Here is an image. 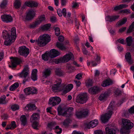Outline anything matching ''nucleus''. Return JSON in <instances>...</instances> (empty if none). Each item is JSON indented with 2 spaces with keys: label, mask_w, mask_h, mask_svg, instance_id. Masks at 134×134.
I'll list each match as a JSON object with an SVG mask.
<instances>
[{
  "label": "nucleus",
  "mask_w": 134,
  "mask_h": 134,
  "mask_svg": "<svg viewBox=\"0 0 134 134\" xmlns=\"http://www.w3.org/2000/svg\"><path fill=\"white\" fill-rule=\"evenodd\" d=\"M3 36L5 40L4 44L6 46H9L14 42L16 38V31L15 27H13L11 29L10 32H8L4 30Z\"/></svg>",
  "instance_id": "obj_1"
},
{
  "label": "nucleus",
  "mask_w": 134,
  "mask_h": 134,
  "mask_svg": "<svg viewBox=\"0 0 134 134\" xmlns=\"http://www.w3.org/2000/svg\"><path fill=\"white\" fill-rule=\"evenodd\" d=\"M51 40V37L47 34L41 35L38 38V40L31 39L30 41L32 43L35 42L40 47H43Z\"/></svg>",
  "instance_id": "obj_2"
},
{
  "label": "nucleus",
  "mask_w": 134,
  "mask_h": 134,
  "mask_svg": "<svg viewBox=\"0 0 134 134\" xmlns=\"http://www.w3.org/2000/svg\"><path fill=\"white\" fill-rule=\"evenodd\" d=\"M122 128L120 130L121 134H129L130 131L129 129L133 126V123L128 119H123L122 120Z\"/></svg>",
  "instance_id": "obj_3"
},
{
  "label": "nucleus",
  "mask_w": 134,
  "mask_h": 134,
  "mask_svg": "<svg viewBox=\"0 0 134 134\" xmlns=\"http://www.w3.org/2000/svg\"><path fill=\"white\" fill-rule=\"evenodd\" d=\"M114 103V102L113 101L111 102L107 108V112L101 116V120L103 122H107L110 118L113 113V105Z\"/></svg>",
  "instance_id": "obj_4"
},
{
  "label": "nucleus",
  "mask_w": 134,
  "mask_h": 134,
  "mask_svg": "<svg viewBox=\"0 0 134 134\" xmlns=\"http://www.w3.org/2000/svg\"><path fill=\"white\" fill-rule=\"evenodd\" d=\"M88 99V96L86 93H81L77 96L76 101L78 103L83 104L86 102Z\"/></svg>",
  "instance_id": "obj_5"
},
{
  "label": "nucleus",
  "mask_w": 134,
  "mask_h": 134,
  "mask_svg": "<svg viewBox=\"0 0 134 134\" xmlns=\"http://www.w3.org/2000/svg\"><path fill=\"white\" fill-rule=\"evenodd\" d=\"M28 66L26 65L25 66L22 71L19 74V76L21 78H24L25 79L23 81L24 84L28 80L27 77L29 73Z\"/></svg>",
  "instance_id": "obj_6"
},
{
  "label": "nucleus",
  "mask_w": 134,
  "mask_h": 134,
  "mask_svg": "<svg viewBox=\"0 0 134 134\" xmlns=\"http://www.w3.org/2000/svg\"><path fill=\"white\" fill-rule=\"evenodd\" d=\"M18 52L20 55L26 57L29 53V50L26 46H22L19 47Z\"/></svg>",
  "instance_id": "obj_7"
},
{
  "label": "nucleus",
  "mask_w": 134,
  "mask_h": 134,
  "mask_svg": "<svg viewBox=\"0 0 134 134\" xmlns=\"http://www.w3.org/2000/svg\"><path fill=\"white\" fill-rule=\"evenodd\" d=\"M61 101V99L59 97L56 96L51 97L49 99V104L52 106H54L59 104Z\"/></svg>",
  "instance_id": "obj_8"
},
{
  "label": "nucleus",
  "mask_w": 134,
  "mask_h": 134,
  "mask_svg": "<svg viewBox=\"0 0 134 134\" xmlns=\"http://www.w3.org/2000/svg\"><path fill=\"white\" fill-rule=\"evenodd\" d=\"M45 19L46 18L44 15L40 16L39 17L38 20H37L34 23L30 25V28H34L35 27L39 25L42 22L45 21Z\"/></svg>",
  "instance_id": "obj_9"
},
{
  "label": "nucleus",
  "mask_w": 134,
  "mask_h": 134,
  "mask_svg": "<svg viewBox=\"0 0 134 134\" xmlns=\"http://www.w3.org/2000/svg\"><path fill=\"white\" fill-rule=\"evenodd\" d=\"M88 111L87 110H83L82 111H76L75 113L76 117L80 119L86 116L88 114Z\"/></svg>",
  "instance_id": "obj_10"
},
{
  "label": "nucleus",
  "mask_w": 134,
  "mask_h": 134,
  "mask_svg": "<svg viewBox=\"0 0 134 134\" xmlns=\"http://www.w3.org/2000/svg\"><path fill=\"white\" fill-rule=\"evenodd\" d=\"M58 82L56 84L53 85L52 87V89L53 91L54 92H58L61 91L62 90V86H61L60 84L62 82L61 79H59Z\"/></svg>",
  "instance_id": "obj_11"
},
{
  "label": "nucleus",
  "mask_w": 134,
  "mask_h": 134,
  "mask_svg": "<svg viewBox=\"0 0 134 134\" xmlns=\"http://www.w3.org/2000/svg\"><path fill=\"white\" fill-rule=\"evenodd\" d=\"M35 12L34 10L31 9L28 10L26 13L25 20L29 21L31 20L34 17Z\"/></svg>",
  "instance_id": "obj_12"
},
{
  "label": "nucleus",
  "mask_w": 134,
  "mask_h": 134,
  "mask_svg": "<svg viewBox=\"0 0 134 134\" xmlns=\"http://www.w3.org/2000/svg\"><path fill=\"white\" fill-rule=\"evenodd\" d=\"M10 59H13L11 60V65L13 68L16 67L17 65L19 64L21 62V60L17 58H14L11 57L10 58Z\"/></svg>",
  "instance_id": "obj_13"
},
{
  "label": "nucleus",
  "mask_w": 134,
  "mask_h": 134,
  "mask_svg": "<svg viewBox=\"0 0 134 134\" xmlns=\"http://www.w3.org/2000/svg\"><path fill=\"white\" fill-rule=\"evenodd\" d=\"M3 21L6 23L11 22L13 20V19L10 15L4 14L1 16Z\"/></svg>",
  "instance_id": "obj_14"
},
{
  "label": "nucleus",
  "mask_w": 134,
  "mask_h": 134,
  "mask_svg": "<svg viewBox=\"0 0 134 134\" xmlns=\"http://www.w3.org/2000/svg\"><path fill=\"white\" fill-rule=\"evenodd\" d=\"M60 53L58 51L54 49H51L49 52V55L51 58H53L58 56Z\"/></svg>",
  "instance_id": "obj_15"
},
{
  "label": "nucleus",
  "mask_w": 134,
  "mask_h": 134,
  "mask_svg": "<svg viewBox=\"0 0 134 134\" xmlns=\"http://www.w3.org/2000/svg\"><path fill=\"white\" fill-rule=\"evenodd\" d=\"M73 57V55L71 53L66 54L64 55L63 58H61V59L62 61V62H66Z\"/></svg>",
  "instance_id": "obj_16"
},
{
  "label": "nucleus",
  "mask_w": 134,
  "mask_h": 134,
  "mask_svg": "<svg viewBox=\"0 0 134 134\" xmlns=\"http://www.w3.org/2000/svg\"><path fill=\"white\" fill-rule=\"evenodd\" d=\"M88 91L91 94H95L100 91V89L98 87L94 86L89 88Z\"/></svg>",
  "instance_id": "obj_17"
},
{
  "label": "nucleus",
  "mask_w": 134,
  "mask_h": 134,
  "mask_svg": "<svg viewBox=\"0 0 134 134\" xmlns=\"http://www.w3.org/2000/svg\"><path fill=\"white\" fill-rule=\"evenodd\" d=\"M119 16L118 15L110 16L108 15L105 18V19L107 21L110 22H112L115 20L118 19Z\"/></svg>",
  "instance_id": "obj_18"
},
{
  "label": "nucleus",
  "mask_w": 134,
  "mask_h": 134,
  "mask_svg": "<svg viewBox=\"0 0 134 134\" xmlns=\"http://www.w3.org/2000/svg\"><path fill=\"white\" fill-rule=\"evenodd\" d=\"M36 108L35 105L33 103L28 104L24 108V109L26 110H33Z\"/></svg>",
  "instance_id": "obj_19"
},
{
  "label": "nucleus",
  "mask_w": 134,
  "mask_h": 134,
  "mask_svg": "<svg viewBox=\"0 0 134 134\" xmlns=\"http://www.w3.org/2000/svg\"><path fill=\"white\" fill-rule=\"evenodd\" d=\"M105 131L106 134H116V132L115 129L109 127H107L105 128Z\"/></svg>",
  "instance_id": "obj_20"
},
{
  "label": "nucleus",
  "mask_w": 134,
  "mask_h": 134,
  "mask_svg": "<svg viewBox=\"0 0 134 134\" xmlns=\"http://www.w3.org/2000/svg\"><path fill=\"white\" fill-rule=\"evenodd\" d=\"M26 5L29 7L34 8L37 7L38 5V3L35 1H31L25 3Z\"/></svg>",
  "instance_id": "obj_21"
},
{
  "label": "nucleus",
  "mask_w": 134,
  "mask_h": 134,
  "mask_svg": "<svg viewBox=\"0 0 134 134\" xmlns=\"http://www.w3.org/2000/svg\"><path fill=\"white\" fill-rule=\"evenodd\" d=\"M126 61L130 64L132 63V60L131 59V56L130 52H128L126 53L125 56Z\"/></svg>",
  "instance_id": "obj_22"
},
{
  "label": "nucleus",
  "mask_w": 134,
  "mask_h": 134,
  "mask_svg": "<svg viewBox=\"0 0 134 134\" xmlns=\"http://www.w3.org/2000/svg\"><path fill=\"white\" fill-rule=\"evenodd\" d=\"M98 124V121L97 120H95L91 121L88 125L87 127L88 128H90V127L93 128L96 126Z\"/></svg>",
  "instance_id": "obj_23"
},
{
  "label": "nucleus",
  "mask_w": 134,
  "mask_h": 134,
  "mask_svg": "<svg viewBox=\"0 0 134 134\" xmlns=\"http://www.w3.org/2000/svg\"><path fill=\"white\" fill-rule=\"evenodd\" d=\"M37 69H33L32 71L31 78V79L34 81L37 80Z\"/></svg>",
  "instance_id": "obj_24"
},
{
  "label": "nucleus",
  "mask_w": 134,
  "mask_h": 134,
  "mask_svg": "<svg viewBox=\"0 0 134 134\" xmlns=\"http://www.w3.org/2000/svg\"><path fill=\"white\" fill-rule=\"evenodd\" d=\"M113 83L112 81L110 79H108L104 81L102 84V86L105 87L111 85Z\"/></svg>",
  "instance_id": "obj_25"
},
{
  "label": "nucleus",
  "mask_w": 134,
  "mask_h": 134,
  "mask_svg": "<svg viewBox=\"0 0 134 134\" xmlns=\"http://www.w3.org/2000/svg\"><path fill=\"white\" fill-rule=\"evenodd\" d=\"M51 71L49 68H48L44 70L43 72V76L45 78H47L50 75Z\"/></svg>",
  "instance_id": "obj_26"
},
{
  "label": "nucleus",
  "mask_w": 134,
  "mask_h": 134,
  "mask_svg": "<svg viewBox=\"0 0 134 134\" xmlns=\"http://www.w3.org/2000/svg\"><path fill=\"white\" fill-rule=\"evenodd\" d=\"M31 117L32 121H37L40 118V114L38 113H35L32 114Z\"/></svg>",
  "instance_id": "obj_27"
},
{
  "label": "nucleus",
  "mask_w": 134,
  "mask_h": 134,
  "mask_svg": "<svg viewBox=\"0 0 134 134\" xmlns=\"http://www.w3.org/2000/svg\"><path fill=\"white\" fill-rule=\"evenodd\" d=\"M66 109L64 108H62L60 107H59L57 108L58 114L64 116V114L66 112Z\"/></svg>",
  "instance_id": "obj_28"
},
{
  "label": "nucleus",
  "mask_w": 134,
  "mask_h": 134,
  "mask_svg": "<svg viewBox=\"0 0 134 134\" xmlns=\"http://www.w3.org/2000/svg\"><path fill=\"white\" fill-rule=\"evenodd\" d=\"M20 120L21 125L24 126H25L27 123V118L25 115H22L20 117Z\"/></svg>",
  "instance_id": "obj_29"
},
{
  "label": "nucleus",
  "mask_w": 134,
  "mask_h": 134,
  "mask_svg": "<svg viewBox=\"0 0 134 134\" xmlns=\"http://www.w3.org/2000/svg\"><path fill=\"white\" fill-rule=\"evenodd\" d=\"M108 95L107 92H105L104 94H101L99 97V99L101 101L105 100Z\"/></svg>",
  "instance_id": "obj_30"
},
{
  "label": "nucleus",
  "mask_w": 134,
  "mask_h": 134,
  "mask_svg": "<svg viewBox=\"0 0 134 134\" xmlns=\"http://www.w3.org/2000/svg\"><path fill=\"white\" fill-rule=\"evenodd\" d=\"M55 72L56 75L59 76H61L64 75V73L60 68H56L55 69Z\"/></svg>",
  "instance_id": "obj_31"
},
{
  "label": "nucleus",
  "mask_w": 134,
  "mask_h": 134,
  "mask_svg": "<svg viewBox=\"0 0 134 134\" xmlns=\"http://www.w3.org/2000/svg\"><path fill=\"white\" fill-rule=\"evenodd\" d=\"M21 5V3L20 0H15L14 3V6L15 8H19Z\"/></svg>",
  "instance_id": "obj_32"
},
{
  "label": "nucleus",
  "mask_w": 134,
  "mask_h": 134,
  "mask_svg": "<svg viewBox=\"0 0 134 134\" xmlns=\"http://www.w3.org/2000/svg\"><path fill=\"white\" fill-rule=\"evenodd\" d=\"M32 126L33 128L36 130H38L40 127V125L37 121H32Z\"/></svg>",
  "instance_id": "obj_33"
},
{
  "label": "nucleus",
  "mask_w": 134,
  "mask_h": 134,
  "mask_svg": "<svg viewBox=\"0 0 134 134\" xmlns=\"http://www.w3.org/2000/svg\"><path fill=\"white\" fill-rule=\"evenodd\" d=\"M19 84L18 83L16 82L11 85L10 87V90L11 91H13L18 87Z\"/></svg>",
  "instance_id": "obj_34"
},
{
  "label": "nucleus",
  "mask_w": 134,
  "mask_h": 134,
  "mask_svg": "<svg viewBox=\"0 0 134 134\" xmlns=\"http://www.w3.org/2000/svg\"><path fill=\"white\" fill-rule=\"evenodd\" d=\"M51 25L48 24L44 25L41 27V29L42 31L47 30L50 27Z\"/></svg>",
  "instance_id": "obj_35"
},
{
  "label": "nucleus",
  "mask_w": 134,
  "mask_h": 134,
  "mask_svg": "<svg viewBox=\"0 0 134 134\" xmlns=\"http://www.w3.org/2000/svg\"><path fill=\"white\" fill-rule=\"evenodd\" d=\"M132 36H129L126 38V42L127 46H130L131 45L132 42Z\"/></svg>",
  "instance_id": "obj_36"
},
{
  "label": "nucleus",
  "mask_w": 134,
  "mask_h": 134,
  "mask_svg": "<svg viewBox=\"0 0 134 134\" xmlns=\"http://www.w3.org/2000/svg\"><path fill=\"white\" fill-rule=\"evenodd\" d=\"M127 21L126 19H124L122 20H120L117 23L116 25L118 26H121L124 24H125Z\"/></svg>",
  "instance_id": "obj_37"
},
{
  "label": "nucleus",
  "mask_w": 134,
  "mask_h": 134,
  "mask_svg": "<svg viewBox=\"0 0 134 134\" xmlns=\"http://www.w3.org/2000/svg\"><path fill=\"white\" fill-rule=\"evenodd\" d=\"M134 31V21L132 23L127 31V33H130Z\"/></svg>",
  "instance_id": "obj_38"
},
{
  "label": "nucleus",
  "mask_w": 134,
  "mask_h": 134,
  "mask_svg": "<svg viewBox=\"0 0 134 134\" xmlns=\"http://www.w3.org/2000/svg\"><path fill=\"white\" fill-rule=\"evenodd\" d=\"M6 98V96L4 95H3L0 97V104H5L6 103L5 100Z\"/></svg>",
  "instance_id": "obj_39"
},
{
  "label": "nucleus",
  "mask_w": 134,
  "mask_h": 134,
  "mask_svg": "<svg viewBox=\"0 0 134 134\" xmlns=\"http://www.w3.org/2000/svg\"><path fill=\"white\" fill-rule=\"evenodd\" d=\"M7 0H3L0 5V7L2 8H5L7 5Z\"/></svg>",
  "instance_id": "obj_40"
},
{
  "label": "nucleus",
  "mask_w": 134,
  "mask_h": 134,
  "mask_svg": "<svg viewBox=\"0 0 134 134\" xmlns=\"http://www.w3.org/2000/svg\"><path fill=\"white\" fill-rule=\"evenodd\" d=\"M54 129H55V132L57 134H60L62 132V129L60 128L58 126H56Z\"/></svg>",
  "instance_id": "obj_41"
},
{
  "label": "nucleus",
  "mask_w": 134,
  "mask_h": 134,
  "mask_svg": "<svg viewBox=\"0 0 134 134\" xmlns=\"http://www.w3.org/2000/svg\"><path fill=\"white\" fill-rule=\"evenodd\" d=\"M56 46L58 48L61 50L65 49L66 48V47L65 46H63L61 43L59 42L57 43Z\"/></svg>",
  "instance_id": "obj_42"
},
{
  "label": "nucleus",
  "mask_w": 134,
  "mask_h": 134,
  "mask_svg": "<svg viewBox=\"0 0 134 134\" xmlns=\"http://www.w3.org/2000/svg\"><path fill=\"white\" fill-rule=\"evenodd\" d=\"M49 52L48 53H45V54H43L42 55V57L43 59L45 61H47L49 59V55H48Z\"/></svg>",
  "instance_id": "obj_43"
},
{
  "label": "nucleus",
  "mask_w": 134,
  "mask_h": 134,
  "mask_svg": "<svg viewBox=\"0 0 134 134\" xmlns=\"http://www.w3.org/2000/svg\"><path fill=\"white\" fill-rule=\"evenodd\" d=\"M31 94H36L37 93V90L35 88L31 87H30Z\"/></svg>",
  "instance_id": "obj_44"
},
{
  "label": "nucleus",
  "mask_w": 134,
  "mask_h": 134,
  "mask_svg": "<svg viewBox=\"0 0 134 134\" xmlns=\"http://www.w3.org/2000/svg\"><path fill=\"white\" fill-rule=\"evenodd\" d=\"M64 87L66 88L70 91L73 88V85L72 84H70L68 85H64Z\"/></svg>",
  "instance_id": "obj_45"
},
{
  "label": "nucleus",
  "mask_w": 134,
  "mask_h": 134,
  "mask_svg": "<svg viewBox=\"0 0 134 134\" xmlns=\"http://www.w3.org/2000/svg\"><path fill=\"white\" fill-rule=\"evenodd\" d=\"M71 121L69 119H67L65 120L63 122V124L65 126H68Z\"/></svg>",
  "instance_id": "obj_46"
},
{
  "label": "nucleus",
  "mask_w": 134,
  "mask_h": 134,
  "mask_svg": "<svg viewBox=\"0 0 134 134\" xmlns=\"http://www.w3.org/2000/svg\"><path fill=\"white\" fill-rule=\"evenodd\" d=\"M62 87H61L62 90H61L63 91V94H65L66 93H67L70 91L68 89L66 88H65L64 87V85L62 86Z\"/></svg>",
  "instance_id": "obj_47"
},
{
  "label": "nucleus",
  "mask_w": 134,
  "mask_h": 134,
  "mask_svg": "<svg viewBox=\"0 0 134 134\" xmlns=\"http://www.w3.org/2000/svg\"><path fill=\"white\" fill-rule=\"evenodd\" d=\"M24 91L26 95H29L31 94L30 87L24 89Z\"/></svg>",
  "instance_id": "obj_48"
},
{
  "label": "nucleus",
  "mask_w": 134,
  "mask_h": 134,
  "mask_svg": "<svg viewBox=\"0 0 134 134\" xmlns=\"http://www.w3.org/2000/svg\"><path fill=\"white\" fill-rule=\"evenodd\" d=\"M11 108L13 110L15 111L19 109V107L18 105L16 104H14L11 106Z\"/></svg>",
  "instance_id": "obj_49"
},
{
  "label": "nucleus",
  "mask_w": 134,
  "mask_h": 134,
  "mask_svg": "<svg viewBox=\"0 0 134 134\" xmlns=\"http://www.w3.org/2000/svg\"><path fill=\"white\" fill-rule=\"evenodd\" d=\"M55 33L56 35L58 36L60 34V31L59 28L58 27H56L55 29Z\"/></svg>",
  "instance_id": "obj_50"
},
{
  "label": "nucleus",
  "mask_w": 134,
  "mask_h": 134,
  "mask_svg": "<svg viewBox=\"0 0 134 134\" xmlns=\"http://www.w3.org/2000/svg\"><path fill=\"white\" fill-rule=\"evenodd\" d=\"M72 114V113H70L69 112L67 111V110L66 109V112L65 114H64V116H65L66 117H69L71 116Z\"/></svg>",
  "instance_id": "obj_51"
},
{
  "label": "nucleus",
  "mask_w": 134,
  "mask_h": 134,
  "mask_svg": "<svg viewBox=\"0 0 134 134\" xmlns=\"http://www.w3.org/2000/svg\"><path fill=\"white\" fill-rule=\"evenodd\" d=\"M93 82L91 80H89L86 83V86L88 87H89L92 86Z\"/></svg>",
  "instance_id": "obj_52"
},
{
  "label": "nucleus",
  "mask_w": 134,
  "mask_h": 134,
  "mask_svg": "<svg viewBox=\"0 0 134 134\" xmlns=\"http://www.w3.org/2000/svg\"><path fill=\"white\" fill-rule=\"evenodd\" d=\"M53 62L55 63L58 64L62 62V61L61 59V58L60 59H53Z\"/></svg>",
  "instance_id": "obj_53"
},
{
  "label": "nucleus",
  "mask_w": 134,
  "mask_h": 134,
  "mask_svg": "<svg viewBox=\"0 0 134 134\" xmlns=\"http://www.w3.org/2000/svg\"><path fill=\"white\" fill-rule=\"evenodd\" d=\"M82 74L81 73H79L77 74L75 78L79 80L81 79L82 78Z\"/></svg>",
  "instance_id": "obj_54"
},
{
  "label": "nucleus",
  "mask_w": 134,
  "mask_h": 134,
  "mask_svg": "<svg viewBox=\"0 0 134 134\" xmlns=\"http://www.w3.org/2000/svg\"><path fill=\"white\" fill-rule=\"evenodd\" d=\"M122 93L121 91L118 89H116L115 91V93L117 95H119L121 94Z\"/></svg>",
  "instance_id": "obj_55"
},
{
  "label": "nucleus",
  "mask_w": 134,
  "mask_h": 134,
  "mask_svg": "<svg viewBox=\"0 0 134 134\" xmlns=\"http://www.w3.org/2000/svg\"><path fill=\"white\" fill-rule=\"evenodd\" d=\"M57 13L59 16H61L62 15V11L60 9H57Z\"/></svg>",
  "instance_id": "obj_56"
},
{
  "label": "nucleus",
  "mask_w": 134,
  "mask_h": 134,
  "mask_svg": "<svg viewBox=\"0 0 134 134\" xmlns=\"http://www.w3.org/2000/svg\"><path fill=\"white\" fill-rule=\"evenodd\" d=\"M10 125L13 129L15 128L16 127V125L15 121H13L12 122L11 124H10Z\"/></svg>",
  "instance_id": "obj_57"
},
{
  "label": "nucleus",
  "mask_w": 134,
  "mask_h": 134,
  "mask_svg": "<svg viewBox=\"0 0 134 134\" xmlns=\"http://www.w3.org/2000/svg\"><path fill=\"white\" fill-rule=\"evenodd\" d=\"M62 13L64 17H66V9L63 8L62 11Z\"/></svg>",
  "instance_id": "obj_58"
},
{
  "label": "nucleus",
  "mask_w": 134,
  "mask_h": 134,
  "mask_svg": "<svg viewBox=\"0 0 134 134\" xmlns=\"http://www.w3.org/2000/svg\"><path fill=\"white\" fill-rule=\"evenodd\" d=\"M117 41L118 42L122 44H125L124 41V39L120 38L117 40Z\"/></svg>",
  "instance_id": "obj_59"
},
{
  "label": "nucleus",
  "mask_w": 134,
  "mask_h": 134,
  "mask_svg": "<svg viewBox=\"0 0 134 134\" xmlns=\"http://www.w3.org/2000/svg\"><path fill=\"white\" fill-rule=\"evenodd\" d=\"M129 111L131 113H134V105L129 109Z\"/></svg>",
  "instance_id": "obj_60"
},
{
  "label": "nucleus",
  "mask_w": 134,
  "mask_h": 134,
  "mask_svg": "<svg viewBox=\"0 0 134 134\" xmlns=\"http://www.w3.org/2000/svg\"><path fill=\"white\" fill-rule=\"evenodd\" d=\"M67 111H68L69 113H72V114L73 111L74 110V108L72 107H69L67 109H66Z\"/></svg>",
  "instance_id": "obj_61"
},
{
  "label": "nucleus",
  "mask_w": 134,
  "mask_h": 134,
  "mask_svg": "<svg viewBox=\"0 0 134 134\" xmlns=\"http://www.w3.org/2000/svg\"><path fill=\"white\" fill-rule=\"evenodd\" d=\"M74 82L77 87H78L80 86L81 83L79 81L74 80Z\"/></svg>",
  "instance_id": "obj_62"
},
{
  "label": "nucleus",
  "mask_w": 134,
  "mask_h": 134,
  "mask_svg": "<svg viewBox=\"0 0 134 134\" xmlns=\"http://www.w3.org/2000/svg\"><path fill=\"white\" fill-rule=\"evenodd\" d=\"M72 134H84V133L83 132H78L76 131H74L73 132Z\"/></svg>",
  "instance_id": "obj_63"
},
{
  "label": "nucleus",
  "mask_w": 134,
  "mask_h": 134,
  "mask_svg": "<svg viewBox=\"0 0 134 134\" xmlns=\"http://www.w3.org/2000/svg\"><path fill=\"white\" fill-rule=\"evenodd\" d=\"M95 134H103V132L101 130H98L94 131Z\"/></svg>",
  "instance_id": "obj_64"
}]
</instances>
